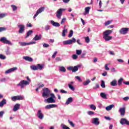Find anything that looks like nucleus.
<instances>
[{
    "instance_id": "1",
    "label": "nucleus",
    "mask_w": 129,
    "mask_h": 129,
    "mask_svg": "<svg viewBox=\"0 0 129 129\" xmlns=\"http://www.w3.org/2000/svg\"><path fill=\"white\" fill-rule=\"evenodd\" d=\"M112 32H113V29L111 30H108L103 32V38L104 39L105 41L107 42L110 41V40H112L113 37L109 36Z\"/></svg>"
},
{
    "instance_id": "2",
    "label": "nucleus",
    "mask_w": 129,
    "mask_h": 129,
    "mask_svg": "<svg viewBox=\"0 0 129 129\" xmlns=\"http://www.w3.org/2000/svg\"><path fill=\"white\" fill-rule=\"evenodd\" d=\"M50 97L45 99L44 102L45 103H55L56 101L55 100V98H56V96L53 93H51L50 94Z\"/></svg>"
},
{
    "instance_id": "3",
    "label": "nucleus",
    "mask_w": 129,
    "mask_h": 129,
    "mask_svg": "<svg viewBox=\"0 0 129 129\" xmlns=\"http://www.w3.org/2000/svg\"><path fill=\"white\" fill-rule=\"evenodd\" d=\"M43 93H42V97H48L51 94V90H49L47 88H44L43 89Z\"/></svg>"
},
{
    "instance_id": "4",
    "label": "nucleus",
    "mask_w": 129,
    "mask_h": 129,
    "mask_svg": "<svg viewBox=\"0 0 129 129\" xmlns=\"http://www.w3.org/2000/svg\"><path fill=\"white\" fill-rule=\"evenodd\" d=\"M73 43H76V39L74 37L72 39L66 40L63 42V45H72Z\"/></svg>"
},
{
    "instance_id": "5",
    "label": "nucleus",
    "mask_w": 129,
    "mask_h": 129,
    "mask_svg": "<svg viewBox=\"0 0 129 129\" xmlns=\"http://www.w3.org/2000/svg\"><path fill=\"white\" fill-rule=\"evenodd\" d=\"M80 67V66H75L74 67H69L68 68V70L72 71V72H73L74 73H75V72H77V71L79 69Z\"/></svg>"
},
{
    "instance_id": "6",
    "label": "nucleus",
    "mask_w": 129,
    "mask_h": 129,
    "mask_svg": "<svg viewBox=\"0 0 129 129\" xmlns=\"http://www.w3.org/2000/svg\"><path fill=\"white\" fill-rule=\"evenodd\" d=\"M29 82L26 80H22L17 84V86H20L21 88H24L25 87V85H29Z\"/></svg>"
},
{
    "instance_id": "7",
    "label": "nucleus",
    "mask_w": 129,
    "mask_h": 129,
    "mask_svg": "<svg viewBox=\"0 0 129 129\" xmlns=\"http://www.w3.org/2000/svg\"><path fill=\"white\" fill-rule=\"evenodd\" d=\"M11 99L12 101H16V100H23L24 99V96L18 95L12 97Z\"/></svg>"
},
{
    "instance_id": "8",
    "label": "nucleus",
    "mask_w": 129,
    "mask_h": 129,
    "mask_svg": "<svg viewBox=\"0 0 129 129\" xmlns=\"http://www.w3.org/2000/svg\"><path fill=\"white\" fill-rule=\"evenodd\" d=\"M128 28H122L119 30V33L122 35H126L128 32Z\"/></svg>"
},
{
    "instance_id": "9",
    "label": "nucleus",
    "mask_w": 129,
    "mask_h": 129,
    "mask_svg": "<svg viewBox=\"0 0 129 129\" xmlns=\"http://www.w3.org/2000/svg\"><path fill=\"white\" fill-rule=\"evenodd\" d=\"M63 11H65L64 9H59L56 12V17L58 19H61V16L62 15Z\"/></svg>"
},
{
    "instance_id": "10",
    "label": "nucleus",
    "mask_w": 129,
    "mask_h": 129,
    "mask_svg": "<svg viewBox=\"0 0 129 129\" xmlns=\"http://www.w3.org/2000/svg\"><path fill=\"white\" fill-rule=\"evenodd\" d=\"M45 10V7H41L36 12V14H35V15L33 17V18L35 19V18H36V17L38 16V15H39V14H41V13H42V12H44Z\"/></svg>"
},
{
    "instance_id": "11",
    "label": "nucleus",
    "mask_w": 129,
    "mask_h": 129,
    "mask_svg": "<svg viewBox=\"0 0 129 129\" xmlns=\"http://www.w3.org/2000/svg\"><path fill=\"white\" fill-rule=\"evenodd\" d=\"M120 123L121 124H126V125H129V121L124 118H122L120 120Z\"/></svg>"
},
{
    "instance_id": "12",
    "label": "nucleus",
    "mask_w": 129,
    "mask_h": 129,
    "mask_svg": "<svg viewBox=\"0 0 129 129\" xmlns=\"http://www.w3.org/2000/svg\"><path fill=\"white\" fill-rule=\"evenodd\" d=\"M18 28H19V34H23L24 32H25V25H20L18 26Z\"/></svg>"
},
{
    "instance_id": "13",
    "label": "nucleus",
    "mask_w": 129,
    "mask_h": 129,
    "mask_svg": "<svg viewBox=\"0 0 129 129\" xmlns=\"http://www.w3.org/2000/svg\"><path fill=\"white\" fill-rule=\"evenodd\" d=\"M1 42H3L5 44H8V45H12V42L11 41L8 40L6 37H2L1 39Z\"/></svg>"
},
{
    "instance_id": "14",
    "label": "nucleus",
    "mask_w": 129,
    "mask_h": 129,
    "mask_svg": "<svg viewBox=\"0 0 129 129\" xmlns=\"http://www.w3.org/2000/svg\"><path fill=\"white\" fill-rule=\"evenodd\" d=\"M119 112H120V115H121V116H124V114H125V108H120L119 109Z\"/></svg>"
},
{
    "instance_id": "15",
    "label": "nucleus",
    "mask_w": 129,
    "mask_h": 129,
    "mask_svg": "<svg viewBox=\"0 0 129 129\" xmlns=\"http://www.w3.org/2000/svg\"><path fill=\"white\" fill-rule=\"evenodd\" d=\"M37 116L40 119H43L44 118V114L42 113V111L39 110L37 112Z\"/></svg>"
},
{
    "instance_id": "16",
    "label": "nucleus",
    "mask_w": 129,
    "mask_h": 129,
    "mask_svg": "<svg viewBox=\"0 0 129 129\" xmlns=\"http://www.w3.org/2000/svg\"><path fill=\"white\" fill-rule=\"evenodd\" d=\"M18 69V68L15 67V68H11L9 70H8L7 71H6L5 72L6 74H9L10 73H11V72H14V71H16V70H17Z\"/></svg>"
},
{
    "instance_id": "17",
    "label": "nucleus",
    "mask_w": 129,
    "mask_h": 129,
    "mask_svg": "<svg viewBox=\"0 0 129 129\" xmlns=\"http://www.w3.org/2000/svg\"><path fill=\"white\" fill-rule=\"evenodd\" d=\"M19 44L20 45V46H27L28 45H31V44H35V42H29V43H27V42H19Z\"/></svg>"
},
{
    "instance_id": "18",
    "label": "nucleus",
    "mask_w": 129,
    "mask_h": 129,
    "mask_svg": "<svg viewBox=\"0 0 129 129\" xmlns=\"http://www.w3.org/2000/svg\"><path fill=\"white\" fill-rule=\"evenodd\" d=\"M20 106H21V105L20 104H16L14 106L13 111H17V110H19V109H20Z\"/></svg>"
},
{
    "instance_id": "19",
    "label": "nucleus",
    "mask_w": 129,
    "mask_h": 129,
    "mask_svg": "<svg viewBox=\"0 0 129 129\" xmlns=\"http://www.w3.org/2000/svg\"><path fill=\"white\" fill-rule=\"evenodd\" d=\"M56 106V105L55 104H49V105H47L45 106V109H50L51 108H54Z\"/></svg>"
},
{
    "instance_id": "20",
    "label": "nucleus",
    "mask_w": 129,
    "mask_h": 129,
    "mask_svg": "<svg viewBox=\"0 0 129 129\" xmlns=\"http://www.w3.org/2000/svg\"><path fill=\"white\" fill-rule=\"evenodd\" d=\"M50 23L53 27H60V24L58 22H55L54 21L51 20Z\"/></svg>"
},
{
    "instance_id": "21",
    "label": "nucleus",
    "mask_w": 129,
    "mask_h": 129,
    "mask_svg": "<svg viewBox=\"0 0 129 129\" xmlns=\"http://www.w3.org/2000/svg\"><path fill=\"white\" fill-rule=\"evenodd\" d=\"M99 119L98 118H94L92 121V123H94L96 125H98L99 124Z\"/></svg>"
},
{
    "instance_id": "22",
    "label": "nucleus",
    "mask_w": 129,
    "mask_h": 129,
    "mask_svg": "<svg viewBox=\"0 0 129 129\" xmlns=\"http://www.w3.org/2000/svg\"><path fill=\"white\" fill-rule=\"evenodd\" d=\"M42 39V35L40 34L39 35H36L34 37L33 40L34 41H38L39 40H41Z\"/></svg>"
},
{
    "instance_id": "23",
    "label": "nucleus",
    "mask_w": 129,
    "mask_h": 129,
    "mask_svg": "<svg viewBox=\"0 0 129 129\" xmlns=\"http://www.w3.org/2000/svg\"><path fill=\"white\" fill-rule=\"evenodd\" d=\"M23 59L26 61H28V62H33V58L30 56H24Z\"/></svg>"
},
{
    "instance_id": "24",
    "label": "nucleus",
    "mask_w": 129,
    "mask_h": 129,
    "mask_svg": "<svg viewBox=\"0 0 129 129\" xmlns=\"http://www.w3.org/2000/svg\"><path fill=\"white\" fill-rule=\"evenodd\" d=\"M111 86H116L117 85V82L116 80H114L112 82H110Z\"/></svg>"
},
{
    "instance_id": "25",
    "label": "nucleus",
    "mask_w": 129,
    "mask_h": 129,
    "mask_svg": "<svg viewBox=\"0 0 129 129\" xmlns=\"http://www.w3.org/2000/svg\"><path fill=\"white\" fill-rule=\"evenodd\" d=\"M113 107H114V105H110L109 106L106 107V110H107V111H109V110H111Z\"/></svg>"
},
{
    "instance_id": "26",
    "label": "nucleus",
    "mask_w": 129,
    "mask_h": 129,
    "mask_svg": "<svg viewBox=\"0 0 129 129\" xmlns=\"http://www.w3.org/2000/svg\"><path fill=\"white\" fill-rule=\"evenodd\" d=\"M5 104H7V101L5 99H4L1 102H0V107H3Z\"/></svg>"
},
{
    "instance_id": "27",
    "label": "nucleus",
    "mask_w": 129,
    "mask_h": 129,
    "mask_svg": "<svg viewBox=\"0 0 129 129\" xmlns=\"http://www.w3.org/2000/svg\"><path fill=\"white\" fill-rule=\"evenodd\" d=\"M73 101V98L72 97H70L68 99L66 102V104H70L71 102Z\"/></svg>"
},
{
    "instance_id": "28",
    "label": "nucleus",
    "mask_w": 129,
    "mask_h": 129,
    "mask_svg": "<svg viewBox=\"0 0 129 129\" xmlns=\"http://www.w3.org/2000/svg\"><path fill=\"white\" fill-rule=\"evenodd\" d=\"M100 96H101L102 98H104V99H107V96H106V94L104 93H101Z\"/></svg>"
},
{
    "instance_id": "29",
    "label": "nucleus",
    "mask_w": 129,
    "mask_h": 129,
    "mask_svg": "<svg viewBox=\"0 0 129 129\" xmlns=\"http://www.w3.org/2000/svg\"><path fill=\"white\" fill-rule=\"evenodd\" d=\"M33 30H29L26 34V38H28L29 36H31L33 34Z\"/></svg>"
},
{
    "instance_id": "30",
    "label": "nucleus",
    "mask_w": 129,
    "mask_h": 129,
    "mask_svg": "<svg viewBox=\"0 0 129 129\" xmlns=\"http://www.w3.org/2000/svg\"><path fill=\"white\" fill-rule=\"evenodd\" d=\"M85 13L84 14L85 16V15H86V14H89V11H90V8L89 7H86L85 8Z\"/></svg>"
},
{
    "instance_id": "31",
    "label": "nucleus",
    "mask_w": 129,
    "mask_h": 129,
    "mask_svg": "<svg viewBox=\"0 0 129 129\" xmlns=\"http://www.w3.org/2000/svg\"><path fill=\"white\" fill-rule=\"evenodd\" d=\"M37 68H38V70H42V69H43V68H44V66L43 64H37Z\"/></svg>"
},
{
    "instance_id": "32",
    "label": "nucleus",
    "mask_w": 129,
    "mask_h": 129,
    "mask_svg": "<svg viewBox=\"0 0 129 129\" xmlns=\"http://www.w3.org/2000/svg\"><path fill=\"white\" fill-rule=\"evenodd\" d=\"M122 81H123V79H122V78H120V79L118 80V86H120V85L122 84Z\"/></svg>"
},
{
    "instance_id": "33",
    "label": "nucleus",
    "mask_w": 129,
    "mask_h": 129,
    "mask_svg": "<svg viewBox=\"0 0 129 129\" xmlns=\"http://www.w3.org/2000/svg\"><path fill=\"white\" fill-rule=\"evenodd\" d=\"M7 16H8L7 13H1L0 14V19H4V18H5Z\"/></svg>"
},
{
    "instance_id": "34",
    "label": "nucleus",
    "mask_w": 129,
    "mask_h": 129,
    "mask_svg": "<svg viewBox=\"0 0 129 129\" xmlns=\"http://www.w3.org/2000/svg\"><path fill=\"white\" fill-rule=\"evenodd\" d=\"M31 69H32V70H33L34 71H36V70H38V66H31L30 67Z\"/></svg>"
},
{
    "instance_id": "35",
    "label": "nucleus",
    "mask_w": 129,
    "mask_h": 129,
    "mask_svg": "<svg viewBox=\"0 0 129 129\" xmlns=\"http://www.w3.org/2000/svg\"><path fill=\"white\" fill-rule=\"evenodd\" d=\"M112 23V20L108 21L105 22L104 26H108V25H110Z\"/></svg>"
},
{
    "instance_id": "36",
    "label": "nucleus",
    "mask_w": 129,
    "mask_h": 129,
    "mask_svg": "<svg viewBox=\"0 0 129 129\" xmlns=\"http://www.w3.org/2000/svg\"><path fill=\"white\" fill-rule=\"evenodd\" d=\"M69 87L70 89H71V90H73V91H74L75 90V88L72 85L69 84H68Z\"/></svg>"
},
{
    "instance_id": "37",
    "label": "nucleus",
    "mask_w": 129,
    "mask_h": 129,
    "mask_svg": "<svg viewBox=\"0 0 129 129\" xmlns=\"http://www.w3.org/2000/svg\"><path fill=\"white\" fill-rule=\"evenodd\" d=\"M68 122L70 123V125H71V126H72L73 127H74V126H75V124H74V123L71 121L70 119L68 120Z\"/></svg>"
},
{
    "instance_id": "38",
    "label": "nucleus",
    "mask_w": 129,
    "mask_h": 129,
    "mask_svg": "<svg viewBox=\"0 0 129 129\" xmlns=\"http://www.w3.org/2000/svg\"><path fill=\"white\" fill-rule=\"evenodd\" d=\"M91 81L90 80H87L86 82H83V85L85 86L88 85L90 83Z\"/></svg>"
},
{
    "instance_id": "39",
    "label": "nucleus",
    "mask_w": 129,
    "mask_h": 129,
    "mask_svg": "<svg viewBox=\"0 0 129 129\" xmlns=\"http://www.w3.org/2000/svg\"><path fill=\"white\" fill-rule=\"evenodd\" d=\"M67 32H68V30L66 29H64L62 31V37H65V36H66V33H67Z\"/></svg>"
},
{
    "instance_id": "40",
    "label": "nucleus",
    "mask_w": 129,
    "mask_h": 129,
    "mask_svg": "<svg viewBox=\"0 0 129 129\" xmlns=\"http://www.w3.org/2000/svg\"><path fill=\"white\" fill-rule=\"evenodd\" d=\"M59 70L61 72H66V69H65V68L64 67H61L59 68Z\"/></svg>"
},
{
    "instance_id": "41",
    "label": "nucleus",
    "mask_w": 129,
    "mask_h": 129,
    "mask_svg": "<svg viewBox=\"0 0 129 129\" xmlns=\"http://www.w3.org/2000/svg\"><path fill=\"white\" fill-rule=\"evenodd\" d=\"M101 86L102 87V88H105V83L104 82V81H102Z\"/></svg>"
},
{
    "instance_id": "42",
    "label": "nucleus",
    "mask_w": 129,
    "mask_h": 129,
    "mask_svg": "<svg viewBox=\"0 0 129 129\" xmlns=\"http://www.w3.org/2000/svg\"><path fill=\"white\" fill-rule=\"evenodd\" d=\"M72 36H73V30H70L68 37L69 38H71Z\"/></svg>"
},
{
    "instance_id": "43",
    "label": "nucleus",
    "mask_w": 129,
    "mask_h": 129,
    "mask_svg": "<svg viewBox=\"0 0 129 129\" xmlns=\"http://www.w3.org/2000/svg\"><path fill=\"white\" fill-rule=\"evenodd\" d=\"M11 7H12L14 12H15V11H17V10L18 9V7H17V6H16L15 5H12Z\"/></svg>"
},
{
    "instance_id": "44",
    "label": "nucleus",
    "mask_w": 129,
    "mask_h": 129,
    "mask_svg": "<svg viewBox=\"0 0 129 129\" xmlns=\"http://www.w3.org/2000/svg\"><path fill=\"white\" fill-rule=\"evenodd\" d=\"M61 127H62L63 129H70L69 127L67 126V125L65 124L61 125Z\"/></svg>"
},
{
    "instance_id": "45",
    "label": "nucleus",
    "mask_w": 129,
    "mask_h": 129,
    "mask_svg": "<svg viewBox=\"0 0 129 129\" xmlns=\"http://www.w3.org/2000/svg\"><path fill=\"white\" fill-rule=\"evenodd\" d=\"M90 108L93 109V110H95V109H96V106L93 104H91L90 105Z\"/></svg>"
},
{
    "instance_id": "46",
    "label": "nucleus",
    "mask_w": 129,
    "mask_h": 129,
    "mask_svg": "<svg viewBox=\"0 0 129 129\" xmlns=\"http://www.w3.org/2000/svg\"><path fill=\"white\" fill-rule=\"evenodd\" d=\"M82 53V50H76V53L78 55H81Z\"/></svg>"
},
{
    "instance_id": "47",
    "label": "nucleus",
    "mask_w": 129,
    "mask_h": 129,
    "mask_svg": "<svg viewBox=\"0 0 129 129\" xmlns=\"http://www.w3.org/2000/svg\"><path fill=\"white\" fill-rule=\"evenodd\" d=\"M6 30H7V28H6V27H0V33L6 31Z\"/></svg>"
},
{
    "instance_id": "48",
    "label": "nucleus",
    "mask_w": 129,
    "mask_h": 129,
    "mask_svg": "<svg viewBox=\"0 0 129 129\" xmlns=\"http://www.w3.org/2000/svg\"><path fill=\"white\" fill-rule=\"evenodd\" d=\"M6 56L3 55V54H0V59H2V60H5L6 59Z\"/></svg>"
},
{
    "instance_id": "49",
    "label": "nucleus",
    "mask_w": 129,
    "mask_h": 129,
    "mask_svg": "<svg viewBox=\"0 0 129 129\" xmlns=\"http://www.w3.org/2000/svg\"><path fill=\"white\" fill-rule=\"evenodd\" d=\"M66 21V18H62L61 21L60 22L61 25H63L64 23Z\"/></svg>"
},
{
    "instance_id": "50",
    "label": "nucleus",
    "mask_w": 129,
    "mask_h": 129,
    "mask_svg": "<svg viewBox=\"0 0 129 129\" xmlns=\"http://www.w3.org/2000/svg\"><path fill=\"white\" fill-rule=\"evenodd\" d=\"M86 43H89L90 42V39H89V37L87 36L85 38Z\"/></svg>"
},
{
    "instance_id": "51",
    "label": "nucleus",
    "mask_w": 129,
    "mask_h": 129,
    "mask_svg": "<svg viewBox=\"0 0 129 129\" xmlns=\"http://www.w3.org/2000/svg\"><path fill=\"white\" fill-rule=\"evenodd\" d=\"M49 45L46 43H44L43 45V46L44 47V48H49Z\"/></svg>"
},
{
    "instance_id": "52",
    "label": "nucleus",
    "mask_w": 129,
    "mask_h": 129,
    "mask_svg": "<svg viewBox=\"0 0 129 129\" xmlns=\"http://www.w3.org/2000/svg\"><path fill=\"white\" fill-rule=\"evenodd\" d=\"M72 58L73 59H77V58H78V56H77V55L76 54H73L72 55Z\"/></svg>"
},
{
    "instance_id": "53",
    "label": "nucleus",
    "mask_w": 129,
    "mask_h": 129,
    "mask_svg": "<svg viewBox=\"0 0 129 129\" xmlns=\"http://www.w3.org/2000/svg\"><path fill=\"white\" fill-rule=\"evenodd\" d=\"M75 77H76V79H77V80H78V81H80V82H82V80H81V78H80L79 76H76Z\"/></svg>"
},
{
    "instance_id": "54",
    "label": "nucleus",
    "mask_w": 129,
    "mask_h": 129,
    "mask_svg": "<svg viewBox=\"0 0 129 129\" xmlns=\"http://www.w3.org/2000/svg\"><path fill=\"white\" fill-rule=\"evenodd\" d=\"M97 88H99V84H96V86L93 87V89H97Z\"/></svg>"
},
{
    "instance_id": "55",
    "label": "nucleus",
    "mask_w": 129,
    "mask_h": 129,
    "mask_svg": "<svg viewBox=\"0 0 129 129\" xmlns=\"http://www.w3.org/2000/svg\"><path fill=\"white\" fill-rule=\"evenodd\" d=\"M4 114H5V112L4 111H2L0 112V117H3L4 116Z\"/></svg>"
},
{
    "instance_id": "56",
    "label": "nucleus",
    "mask_w": 129,
    "mask_h": 129,
    "mask_svg": "<svg viewBox=\"0 0 129 129\" xmlns=\"http://www.w3.org/2000/svg\"><path fill=\"white\" fill-rule=\"evenodd\" d=\"M45 30H46V31H48V30H50V26H49V25L45 26Z\"/></svg>"
},
{
    "instance_id": "57",
    "label": "nucleus",
    "mask_w": 129,
    "mask_h": 129,
    "mask_svg": "<svg viewBox=\"0 0 129 129\" xmlns=\"http://www.w3.org/2000/svg\"><path fill=\"white\" fill-rule=\"evenodd\" d=\"M105 70H107V71L109 70V68L108 67V63H107L105 65Z\"/></svg>"
},
{
    "instance_id": "58",
    "label": "nucleus",
    "mask_w": 129,
    "mask_h": 129,
    "mask_svg": "<svg viewBox=\"0 0 129 129\" xmlns=\"http://www.w3.org/2000/svg\"><path fill=\"white\" fill-rule=\"evenodd\" d=\"M60 92L61 93H64L65 94H66V93H67V91H66L63 90V89L60 90Z\"/></svg>"
},
{
    "instance_id": "59",
    "label": "nucleus",
    "mask_w": 129,
    "mask_h": 129,
    "mask_svg": "<svg viewBox=\"0 0 129 129\" xmlns=\"http://www.w3.org/2000/svg\"><path fill=\"white\" fill-rule=\"evenodd\" d=\"M88 114H89V115H91L92 114H94V112L92 111H89L88 112Z\"/></svg>"
},
{
    "instance_id": "60",
    "label": "nucleus",
    "mask_w": 129,
    "mask_h": 129,
    "mask_svg": "<svg viewBox=\"0 0 129 129\" xmlns=\"http://www.w3.org/2000/svg\"><path fill=\"white\" fill-rule=\"evenodd\" d=\"M104 118L107 120H111V118L109 116H105Z\"/></svg>"
},
{
    "instance_id": "61",
    "label": "nucleus",
    "mask_w": 129,
    "mask_h": 129,
    "mask_svg": "<svg viewBox=\"0 0 129 129\" xmlns=\"http://www.w3.org/2000/svg\"><path fill=\"white\" fill-rule=\"evenodd\" d=\"M57 53H58V52L57 51H55L54 54L52 55V58H55V57H56V55H57Z\"/></svg>"
},
{
    "instance_id": "62",
    "label": "nucleus",
    "mask_w": 129,
    "mask_h": 129,
    "mask_svg": "<svg viewBox=\"0 0 129 129\" xmlns=\"http://www.w3.org/2000/svg\"><path fill=\"white\" fill-rule=\"evenodd\" d=\"M117 61L118 62H119V63H123V62H124V61L121 59H118Z\"/></svg>"
},
{
    "instance_id": "63",
    "label": "nucleus",
    "mask_w": 129,
    "mask_h": 129,
    "mask_svg": "<svg viewBox=\"0 0 129 129\" xmlns=\"http://www.w3.org/2000/svg\"><path fill=\"white\" fill-rule=\"evenodd\" d=\"M123 100H125V101H126L129 100V97H125L123 98Z\"/></svg>"
},
{
    "instance_id": "64",
    "label": "nucleus",
    "mask_w": 129,
    "mask_h": 129,
    "mask_svg": "<svg viewBox=\"0 0 129 129\" xmlns=\"http://www.w3.org/2000/svg\"><path fill=\"white\" fill-rule=\"evenodd\" d=\"M7 80V79H6L5 78H2L0 80V81L1 82H4L5 81H6Z\"/></svg>"
}]
</instances>
